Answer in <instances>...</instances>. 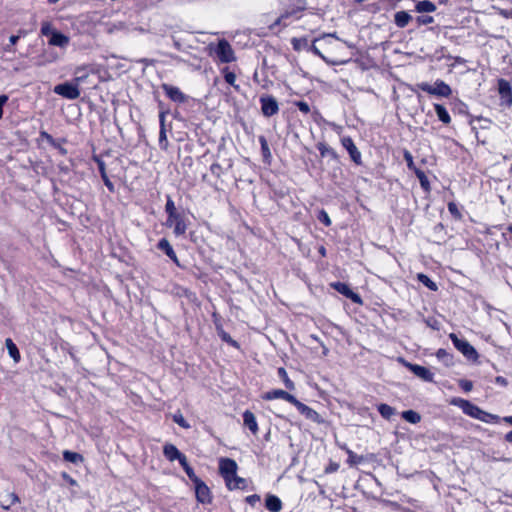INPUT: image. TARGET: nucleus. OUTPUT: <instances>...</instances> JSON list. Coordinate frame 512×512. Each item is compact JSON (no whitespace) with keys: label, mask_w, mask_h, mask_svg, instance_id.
I'll use <instances>...</instances> for the list:
<instances>
[{"label":"nucleus","mask_w":512,"mask_h":512,"mask_svg":"<svg viewBox=\"0 0 512 512\" xmlns=\"http://www.w3.org/2000/svg\"><path fill=\"white\" fill-rule=\"evenodd\" d=\"M356 41L345 40L337 37L336 34H321L318 38H315L310 45L311 50L323 59H326L323 52H341L344 48L351 50V55L361 53L365 47L360 45V40L356 36Z\"/></svg>","instance_id":"1"},{"label":"nucleus","mask_w":512,"mask_h":512,"mask_svg":"<svg viewBox=\"0 0 512 512\" xmlns=\"http://www.w3.org/2000/svg\"><path fill=\"white\" fill-rule=\"evenodd\" d=\"M284 5L285 12L269 25L270 29L275 27L286 28L290 23L298 20V13L306 8V0H285Z\"/></svg>","instance_id":"2"},{"label":"nucleus","mask_w":512,"mask_h":512,"mask_svg":"<svg viewBox=\"0 0 512 512\" xmlns=\"http://www.w3.org/2000/svg\"><path fill=\"white\" fill-rule=\"evenodd\" d=\"M206 51L210 57L220 64L232 63L237 59L233 48L226 39L209 43Z\"/></svg>","instance_id":"3"},{"label":"nucleus","mask_w":512,"mask_h":512,"mask_svg":"<svg viewBox=\"0 0 512 512\" xmlns=\"http://www.w3.org/2000/svg\"><path fill=\"white\" fill-rule=\"evenodd\" d=\"M455 403L459 405V407L466 415L478 419L480 421L489 423L491 421H495L498 419V416L483 411L478 406L474 405L468 400L459 399Z\"/></svg>","instance_id":"4"},{"label":"nucleus","mask_w":512,"mask_h":512,"mask_svg":"<svg viewBox=\"0 0 512 512\" xmlns=\"http://www.w3.org/2000/svg\"><path fill=\"white\" fill-rule=\"evenodd\" d=\"M449 337L455 348L459 350L465 357L471 360L477 359V351L467 340L458 338L455 333H451Z\"/></svg>","instance_id":"5"},{"label":"nucleus","mask_w":512,"mask_h":512,"mask_svg":"<svg viewBox=\"0 0 512 512\" xmlns=\"http://www.w3.org/2000/svg\"><path fill=\"white\" fill-rule=\"evenodd\" d=\"M259 102L261 112L265 117H272L278 113L279 104L274 96L264 94L260 97Z\"/></svg>","instance_id":"6"},{"label":"nucleus","mask_w":512,"mask_h":512,"mask_svg":"<svg viewBox=\"0 0 512 512\" xmlns=\"http://www.w3.org/2000/svg\"><path fill=\"white\" fill-rule=\"evenodd\" d=\"M54 92L57 95H60L69 100H75L80 96V91L78 89V84H73L70 82H64L58 84L54 87Z\"/></svg>","instance_id":"7"},{"label":"nucleus","mask_w":512,"mask_h":512,"mask_svg":"<svg viewBox=\"0 0 512 512\" xmlns=\"http://www.w3.org/2000/svg\"><path fill=\"white\" fill-rule=\"evenodd\" d=\"M161 88L164 91V93L166 94V96L171 101H173V102H175L177 104L186 103V102H188L191 99L190 96H188L185 93H183L176 86H173V85H170V84H167V83H162L161 84Z\"/></svg>","instance_id":"8"},{"label":"nucleus","mask_w":512,"mask_h":512,"mask_svg":"<svg viewBox=\"0 0 512 512\" xmlns=\"http://www.w3.org/2000/svg\"><path fill=\"white\" fill-rule=\"evenodd\" d=\"M238 465L231 458H221L219 461V473L225 482H230V478L237 473Z\"/></svg>","instance_id":"9"},{"label":"nucleus","mask_w":512,"mask_h":512,"mask_svg":"<svg viewBox=\"0 0 512 512\" xmlns=\"http://www.w3.org/2000/svg\"><path fill=\"white\" fill-rule=\"evenodd\" d=\"M498 93L500 95L501 104L507 107L512 105V85L511 83L504 79L500 78L497 82Z\"/></svg>","instance_id":"10"},{"label":"nucleus","mask_w":512,"mask_h":512,"mask_svg":"<svg viewBox=\"0 0 512 512\" xmlns=\"http://www.w3.org/2000/svg\"><path fill=\"white\" fill-rule=\"evenodd\" d=\"M292 405H294L297 408V410L303 416H305L306 419H308L314 423H317V424L324 423V419L321 417V415L318 412H316L314 409L307 406L306 404L300 402L298 399H296Z\"/></svg>","instance_id":"11"},{"label":"nucleus","mask_w":512,"mask_h":512,"mask_svg":"<svg viewBox=\"0 0 512 512\" xmlns=\"http://www.w3.org/2000/svg\"><path fill=\"white\" fill-rule=\"evenodd\" d=\"M193 484L197 501L202 504L210 503L212 497L209 487L201 479L193 482Z\"/></svg>","instance_id":"12"},{"label":"nucleus","mask_w":512,"mask_h":512,"mask_svg":"<svg viewBox=\"0 0 512 512\" xmlns=\"http://www.w3.org/2000/svg\"><path fill=\"white\" fill-rule=\"evenodd\" d=\"M341 144L347 150L351 160L356 165H361L362 164L361 152L356 147V145H355L354 141L352 140V138L349 137V136L343 137L341 139Z\"/></svg>","instance_id":"13"},{"label":"nucleus","mask_w":512,"mask_h":512,"mask_svg":"<svg viewBox=\"0 0 512 512\" xmlns=\"http://www.w3.org/2000/svg\"><path fill=\"white\" fill-rule=\"evenodd\" d=\"M333 289H335L338 293L344 295L346 298L350 299L355 304H362L361 296L354 292L346 283L342 282H334L331 284Z\"/></svg>","instance_id":"14"},{"label":"nucleus","mask_w":512,"mask_h":512,"mask_svg":"<svg viewBox=\"0 0 512 512\" xmlns=\"http://www.w3.org/2000/svg\"><path fill=\"white\" fill-rule=\"evenodd\" d=\"M405 366L417 377L426 381L433 382L434 374L424 366L418 364H412L409 362H405Z\"/></svg>","instance_id":"15"},{"label":"nucleus","mask_w":512,"mask_h":512,"mask_svg":"<svg viewBox=\"0 0 512 512\" xmlns=\"http://www.w3.org/2000/svg\"><path fill=\"white\" fill-rule=\"evenodd\" d=\"M177 218H167L166 220V226L167 227H174V234L176 236H181L185 234L187 226L184 221V217L178 213L176 214Z\"/></svg>","instance_id":"16"},{"label":"nucleus","mask_w":512,"mask_h":512,"mask_svg":"<svg viewBox=\"0 0 512 512\" xmlns=\"http://www.w3.org/2000/svg\"><path fill=\"white\" fill-rule=\"evenodd\" d=\"M263 399H265V400L283 399L291 404H293L294 401L296 400V398L292 394H290L282 389H274V390L266 392L263 396Z\"/></svg>","instance_id":"17"},{"label":"nucleus","mask_w":512,"mask_h":512,"mask_svg":"<svg viewBox=\"0 0 512 512\" xmlns=\"http://www.w3.org/2000/svg\"><path fill=\"white\" fill-rule=\"evenodd\" d=\"M157 248L163 251L170 258V260H172L177 266H180L178 257L173 247L166 238H162L159 240Z\"/></svg>","instance_id":"18"},{"label":"nucleus","mask_w":512,"mask_h":512,"mask_svg":"<svg viewBox=\"0 0 512 512\" xmlns=\"http://www.w3.org/2000/svg\"><path fill=\"white\" fill-rule=\"evenodd\" d=\"M163 454L169 461L178 460L181 462L183 457H186L183 453L179 451V449L173 444H166L163 447Z\"/></svg>","instance_id":"19"},{"label":"nucleus","mask_w":512,"mask_h":512,"mask_svg":"<svg viewBox=\"0 0 512 512\" xmlns=\"http://www.w3.org/2000/svg\"><path fill=\"white\" fill-rule=\"evenodd\" d=\"M434 95L440 97H449L452 93V90L448 84H446L442 80H437L433 86Z\"/></svg>","instance_id":"20"},{"label":"nucleus","mask_w":512,"mask_h":512,"mask_svg":"<svg viewBox=\"0 0 512 512\" xmlns=\"http://www.w3.org/2000/svg\"><path fill=\"white\" fill-rule=\"evenodd\" d=\"M243 422L244 425L248 427L253 434H256L258 432L256 417L251 411L246 410L243 413Z\"/></svg>","instance_id":"21"},{"label":"nucleus","mask_w":512,"mask_h":512,"mask_svg":"<svg viewBox=\"0 0 512 512\" xmlns=\"http://www.w3.org/2000/svg\"><path fill=\"white\" fill-rule=\"evenodd\" d=\"M265 506L270 512H280L282 509V502L279 497L275 495H268L265 499Z\"/></svg>","instance_id":"22"},{"label":"nucleus","mask_w":512,"mask_h":512,"mask_svg":"<svg viewBox=\"0 0 512 512\" xmlns=\"http://www.w3.org/2000/svg\"><path fill=\"white\" fill-rule=\"evenodd\" d=\"M225 483L229 490H233V489L244 490L247 488V480L242 477L237 476V473L235 474L234 477L230 478V482H225Z\"/></svg>","instance_id":"23"},{"label":"nucleus","mask_w":512,"mask_h":512,"mask_svg":"<svg viewBox=\"0 0 512 512\" xmlns=\"http://www.w3.org/2000/svg\"><path fill=\"white\" fill-rule=\"evenodd\" d=\"M434 109H435L438 119L443 124H449L451 122V117H450L447 109L442 104H437V103L434 104Z\"/></svg>","instance_id":"24"},{"label":"nucleus","mask_w":512,"mask_h":512,"mask_svg":"<svg viewBox=\"0 0 512 512\" xmlns=\"http://www.w3.org/2000/svg\"><path fill=\"white\" fill-rule=\"evenodd\" d=\"M317 149H318V151L320 152V155H321L322 157H327V156H328V157H331V158H332V159H334V160H337V159H338L337 152H336L333 148L329 147V146H328L326 143H324V142H319V143L317 144Z\"/></svg>","instance_id":"25"},{"label":"nucleus","mask_w":512,"mask_h":512,"mask_svg":"<svg viewBox=\"0 0 512 512\" xmlns=\"http://www.w3.org/2000/svg\"><path fill=\"white\" fill-rule=\"evenodd\" d=\"M50 45L65 47L69 43V38L65 34H49Z\"/></svg>","instance_id":"26"},{"label":"nucleus","mask_w":512,"mask_h":512,"mask_svg":"<svg viewBox=\"0 0 512 512\" xmlns=\"http://www.w3.org/2000/svg\"><path fill=\"white\" fill-rule=\"evenodd\" d=\"M19 502V498L15 493H6L0 496V503L4 509H9L13 504Z\"/></svg>","instance_id":"27"},{"label":"nucleus","mask_w":512,"mask_h":512,"mask_svg":"<svg viewBox=\"0 0 512 512\" xmlns=\"http://www.w3.org/2000/svg\"><path fill=\"white\" fill-rule=\"evenodd\" d=\"M221 73L223 77L229 85H231L235 90H239V85L236 84V74L230 71L229 67H223L221 69Z\"/></svg>","instance_id":"28"},{"label":"nucleus","mask_w":512,"mask_h":512,"mask_svg":"<svg viewBox=\"0 0 512 512\" xmlns=\"http://www.w3.org/2000/svg\"><path fill=\"white\" fill-rule=\"evenodd\" d=\"M377 409L380 415L386 420H390L392 416L396 414L395 408L385 403L379 404Z\"/></svg>","instance_id":"29"},{"label":"nucleus","mask_w":512,"mask_h":512,"mask_svg":"<svg viewBox=\"0 0 512 512\" xmlns=\"http://www.w3.org/2000/svg\"><path fill=\"white\" fill-rule=\"evenodd\" d=\"M394 20L398 27L403 28L409 23L411 16L406 11H399L395 14Z\"/></svg>","instance_id":"30"},{"label":"nucleus","mask_w":512,"mask_h":512,"mask_svg":"<svg viewBox=\"0 0 512 512\" xmlns=\"http://www.w3.org/2000/svg\"><path fill=\"white\" fill-rule=\"evenodd\" d=\"M401 416L405 421L411 424H417L421 421L420 414L414 410H405L402 412Z\"/></svg>","instance_id":"31"},{"label":"nucleus","mask_w":512,"mask_h":512,"mask_svg":"<svg viewBox=\"0 0 512 512\" xmlns=\"http://www.w3.org/2000/svg\"><path fill=\"white\" fill-rule=\"evenodd\" d=\"M5 344H6L9 355L13 358V360L15 362H19L20 352H19L16 344L10 338L6 339Z\"/></svg>","instance_id":"32"},{"label":"nucleus","mask_w":512,"mask_h":512,"mask_svg":"<svg viewBox=\"0 0 512 512\" xmlns=\"http://www.w3.org/2000/svg\"><path fill=\"white\" fill-rule=\"evenodd\" d=\"M436 10V5L429 0H422L416 3V11L417 12H434Z\"/></svg>","instance_id":"33"},{"label":"nucleus","mask_w":512,"mask_h":512,"mask_svg":"<svg viewBox=\"0 0 512 512\" xmlns=\"http://www.w3.org/2000/svg\"><path fill=\"white\" fill-rule=\"evenodd\" d=\"M216 328H217V334L223 342H225L235 348L239 347L237 341L232 339V337L221 326H217Z\"/></svg>","instance_id":"34"},{"label":"nucleus","mask_w":512,"mask_h":512,"mask_svg":"<svg viewBox=\"0 0 512 512\" xmlns=\"http://www.w3.org/2000/svg\"><path fill=\"white\" fill-rule=\"evenodd\" d=\"M180 465L182 466V468L184 469L185 473L187 474L188 478L192 481V482H195L197 481L198 479H200L194 472L193 468L189 465L188 461H187V458L186 457H183L181 459V462H179Z\"/></svg>","instance_id":"35"},{"label":"nucleus","mask_w":512,"mask_h":512,"mask_svg":"<svg viewBox=\"0 0 512 512\" xmlns=\"http://www.w3.org/2000/svg\"><path fill=\"white\" fill-rule=\"evenodd\" d=\"M63 459L67 462L77 464L84 460L83 456L77 452L65 450L63 452Z\"/></svg>","instance_id":"36"},{"label":"nucleus","mask_w":512,"mask_h":512,"mask_svg":"<svg viewBox=\"0 0 512 512\" xmlns=\"http://www.w3.org/2000/svg\"><path fill=\"white\" fill-rule=\"evenodd\" d=\"M414 173L420 182L421 188L425 192H429L430 191V183H429V180H428L426 174L424 173V171H422L421 169H415Z\"/></svg>","instance_id":"37"},{"label":"nucleus","mask_w":512,"mask_h":512,"mask_svg":"<svg viewBox=\"0 0 512 512\" xmlns=\"http://www.w3.org/2000/svg\"><path fill=\"white\" fill-rule=\"evenodd\" d=\"M89 75L88 67L87 66H81L77 67L75 70V82L77 84L84 82Z\"/></svg>","instance_id":"38"},{"label":"nucleus","mask_w":512,"mask_h":512,"mask_svg":"<svg viewBox=\"0 0 512 512\" xmlns=\"http://www.w3.org/2000/svg\"><path fill=\"white\" fill-rule=\"evenodd\" d=\"M278 376L283 380L285 387L289 390L295 389V384L290 380L286 370L283 367L278 368Z\"/></svg>","instance_id":"39"},{"label":"nucleus","mask_w":512,"mask_h":512,"mask_svg":"<svg viewBox=\"0 0 512 512\" xmlns=\"http://www.w3.org/2000/svg\"><path fill=\"white\" fill-rule=\"evenodd\" d=\"M436 357L439 361L443 362L446 366L452 365V355L448 353L445 349H439L436 352Z\"/></svg>","instance_id":"40"},{"label":"nucleus","mask_w":512,"mask_h":512,"mask_svg":"<svg viewBox=\"0 0 512 512\" xmlns=\"http://www.w3.org/2000/svg\"><path fill=\"white\" fill-rule=\"evenodd\" d=\"M292 45L296 51H301L303 49H308V48L311 49L308 44V40L305 37L293 38Z\"/></svg>","instance_id":"41"},{"label":"nucleus","mask_w":512,"mask_h":512,"mask_svg":"<svg viewBox=\"0 0 512 512\" xmlns=\"http://www.w3.org/2000/svg\"><path fill=\"white\" fill-rule=\"evenodd\" d=\"M418 280L432 291H436L438 289L436 283L423 273L418 274Z\"/></svg>","instance_id":"42"},{"label":"nucleus","mask_w":512,"mask_h":512,"mask_svg":"<svg viewBox=\"0 0 512 512\" xmlns=\"http://www.w3.org/2000/svg\"><path fill=\"white\" fill-rule=\"evenodd\" d=\"M165 211L169 218H177L176 214H178V212L176 211L174 201L172 200V198L170 196H167Z\"/></svg>","instance_id":"43"},{"label":"nucleus","mask_w":512,"mask_h":512,"mask_svg":"<svg viewBox=\"0 0 512 512\" xmlns=\"http://www.w3.org/2000/svg\"><path fill=\"white\" fill-rule=\"evenodd\" d=\"M172 419L175 423H177L180 427L184 429L190 428V424L185 420L184 416L180 411L173 414Z\"/></svg>","instance_id":"44"},{"label":"nucleus","mask_w":512,"mask_h":512,"mask_svg":"<svg viewBox=\"0 0 512 512\" xmlns=\"http://www.w3.org/2000/svg\"><path fill=\"white\" fill-rule=\"evenodd\" d=\"M259 142L261 145V152L265 159H268L271 157V151L268 145V142L264 136L259 137Z\"/></svg>","instance_id":"45"},{"label":"nucleus","mask_w":512,"mask_h":512,"mask_svg":"<svg viewBox=\"0 0 512 512\" xmlns=\"http://www.w3.org/2000/svg\"><path fill=\"white\" fill-rule=\"evenodd\" d=\"M403 157L407 163V167L409 168V170L415 172V169H418V168L414 164L412 154L408 150H404Z\"/></svg>","instance_id":"46"},{"label":"nucleus","mask_w":512,"mask_h":512,"mask_svg":"<svg viewBox=\"0 0 512 512\" xmlns=\"http://www.w3.org/2000/svg\"><path fill=\"white\" fill-rule=\"evenodd\" d=\"M317 219L324 224L326 227L331 225V219L325 210H320Z\"/></svg>","instance_id":"47"},{"label":"nucleus","mask_w":512,"mask_h":512,"mask_svg":"<svg viewBox=\"0 0 512 512\" xmlns=\"http://www.w3.org/2000/svg\"><path fill=\"white\" fill-rule=\"evenodd\" d=\"M448 211L454 218H456V219L462 218V214L460 213L457 205L454 202L448 203Z\"/></svg>","instance_id":"48"},{"label":"nucleus","mask_w":512,"mask_h":512,"mask_svg":"<svg viewBox=\"0 0 512 512\" xmlns=\"http://www.w3.org/2000/svg\"><path fill=\"white\" fill-rule=\"evenodd\" d=\"M40 136L45 139L51 146L58 147V141L55 140L52 135L47 133L46 131H41Z\"/></svg>","instance_id":"49"},{"label":"nucleus","mask_w":512,"mask_h":512,"mask_svg":"<svg viewBox=\"0 0 512 512\" xmlns=\"http://www.w3.org/2000/svg\"><path fill=\"white\" fill-rule=\"evenodd\" d=\"M211 173L216 176L217 178H220L223 173V168L219 163H213L210 166Z\"/></svg>","instance_id":"50"},{"label":"nucleus","mask_w":512,"mask_h":512,"mask_svg":"<svg viewBox=\"0 0 512 512\" xmlns=\"http://www.w3.org/2000/svg\"><path fill=\"white\" fill-rule=\"evenodd\" d=\"M362 461V457L361 456H358L357 454H355L354 452L352 451H348V463L349 464H352V465H355V464H358Z\"/></svg>","instance_id":"51"},{"label":"nucleus","mask_w":512,"mask_h":512,"mask_svg":"<svg viewBox=\"0 0 512 512\" xmlns=\"http://www.w3.org/2000/svg\"><path fill=\"white\" fill-rule=\"evenodd\" d=\"M295 105L297 106V108L304 114H307L310 112V106L307 102L305 101H297L295 103Z\"/></svg>","instance_id":"52"},{"label":"nucleus","mask_w":512,"mask_h":512,"mask_svg":"<svg viewBox=\"0 0 512 512\" xmlns=\"http://www.w3.org/2000/svg\"><path fill=\"white\" fill-rule=\"evenodd\" d=\"M417 87L419 89H421L422 91L424 92H427L431 95H434V90H433V86H431L430 84H428L427 82H422V83H418L417 84Z\"/></svg>","instance_id":"53"},{"label":"nucleus","mask_w":512,"mask_h":512,"mask_svg":"<svg viewBox=\"0 0 512 512\" xmlns=\"http://www.w3.org/2000/svg\"><path fill=\"white\" fill-rule=\"evenodd\" d=\"M459 386L465 391V392H469L472 390L473 388V384L471 381L469 380H465V379H462L459 381Z\"/></svg>","instance_id":"54"},{"label":"nucleus","mask_w":512,"mask_h":512,"mask_svg":"<svg viewBox=\"0 0 512 512\" xmlns=\"http://www.w3.org/2000/svg\"><path fill=\"white\" fill-rule=\"evenodd\" d=\"M245 500L251 506H255L260 501V496L257 494L249 495Z\"/></svg>","instance_id":"55"},{"label":"nucleus","mask_w":512,"mask_h":512,"mask_svg":"<svg viewBox=\"0 0 512 512\" xmlns=\"http://www.w3.org/2000/svg\"><path fill=\"white\" fill-rule=\"evenodd\" d=\"M105 186L108 188L110 192H114V184L110 181L109 177L106 175L101 176Z\"/></svg>","instance_id":"56"},{"label":"nucleus","mask_w":512,"mask_h":512,"mask_svg":"<svg viewBox=\"0 0 512 512\" xmlns=\"http://www.w3.org/2000/svg\"><path fill=\"white\" fill-rule=\"evenodd\" d=\"M8 99L9 98L7 95H5V94L0 95V119L3 116V107L7 103Z\"/></svg>","instance_id":"57"},{"label":"nucleus","mask_w":512,"mask_h":512,"mask_svg":"<svg viewBox=\"0 0 512 512\" xmlns=\"http://www.w3.org/2000/svg\"><path fill=\"white\" fill-rule=\"evenodd\" d=\"M96 162L98 165L100 175L101 176L106 175L107 173H106L105 163L101 159H98V158L96 159Z\"/></svg>","instance_id":"58"},{"label":"nucleus","mask_w":512,"mask_h":512,"mask_svg":"<svg viewBox=\"0 0 512 512\" xmlns=\"http://www.w3.org/2000/svg\"><path fill=\"white\" fill-rule=\"evenodd\" d=\"M163 143L167 144L166 129H160L159 132V144L162 146Z\"/></svg>","instance_id":"59"},{"label":"nucleus","mask_w":512,"mask_h":512,"mask_svg":"<svg viewBox=\"0 0 512 512\" xmlns=\"http://www.w3.org/2000/svg\"><path fill=\"white\" fill-rule=\"evenodd\" d=\"M62 478L64 480H66L70 485L72 486H75L77 485V481L75 479H73L69 474H67L66 472H63L62 473Z\"/></svg>","instance_id":"60"},{"label":"nucleus","mask_w":512,"mask_h":512,"mask_svg":"<svg viewBox=\"0 0 512 512\" xmlns=\"http://www.w3.org/2000/svg\"><path fill=\"white\" fill-rule=\"evenodd\" d=\"M166 114H167L166 111H161L159 113L160 129H166V127H165V117H166Z\"/></svg>","instance_id":"61"},{"label":"nucleus","mask_w":512,"mask_h":512,"mask_svg":"<svg viewBox=\"0 0 512 512\" xmlns=\"http://www.w3.org/2000/svg\"><path fill=\"white\" fill-rule=\"evenodd\" d=\"M495 382L501 386H507L508 385V381L505 377L503 376H497L495 378Z\"/></svg>","instance_id":"62"},{"label":"nucleus","mask_w":512,"mask_h":512,"mask_svg":"<svg viewBox=\"0 0 512 512\" xmlns=\"http://www.w3.org/2000/svg\"><path fill=\"white\" fill-rule=\"evenodd\" d=\"M40 32L46 33V32H56V31L51 29V27L48 23H45L42 25Z\"/></svg>","instance_id":"63"},{"label":"nucleus","mask_w":512,"mask_h":512,"mask_svg":"<svg viewBox=\"0 0 512 512\" xmlns=\"http://www.w3.org/2000/svg\"><path fill=\"white\" fill-rule=\"evenodd\" d=\"M169 38H170V40L173 42V45L175 46V48H176L177 50H179V51L184 50V49L182 48L181 43H180L178 40H175L172 36H171V37H169Z\"/></svg>","instance_id":"64"}]
</instances>
